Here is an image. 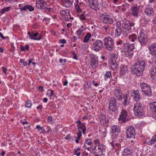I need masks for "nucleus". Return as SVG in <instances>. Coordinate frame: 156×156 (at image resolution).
Here are the masks:
<instances>
[{
  "label": "nucleus",
  "mask_w": 156,
  "mask_h": 156,
  "mask_svg": "<svg viewBox=\"0 0 156 156\" xmlns=\"http://www.w3.org/2000/svg\"><path fill=\"white\" fill-rule=\"evenodd\" d=\"M146 65L147 64L144 61H137L131 66L132 73L133 74H136L137 76H142Z\"/></svg>",
  "instance_id": "obj_1"
},
{
  "label": "nucleus",
  "mask_w": 156,
  "mask_h": 156,
  "mask_svg": "<svg viewBox=\"0 0 156 156\" xmlns=\"http://www.w3.org/2000/svg\"><path fill=\"white\" fill-rule=\"evenodd\" d=\"M144 105L142 103H136L133 107L134 114L137 116H141L144 115Z\"/></svg>",
  "instance_id": "obj_2"
},
{
  "label": "nucleus",
  "mask_w": 156,
  "mask_h": 156,
  "mask_svg": "<svg viewBox=\"0 0 156 156\" xmlns=\"http://www.w3.org/2000/svg\"><path fill=\"white\" fill-rule=\"evenodd\" d=\"M104 46L105 48L109 51L113 50L114 43L112 39L108 36L104 38L103 40Z\"/></svg>",
  "instance_id": "obj_3"
},
{
  "label": "nucleus",
  "mask_w": 156,
  "mask_h": 156,
  "mask_svg": "<svg viewBox=\"0 0 156 156\" xmlns=\"http://www.w3.org/2000/svg\"><path fill=\"white\" fill-rule=\"evenodd\" d=\"M122 26L123 27L122 34L124 36H127L131 31V27H130V22L128 20L124 21Z\"/></svg>",
  "instance_id": "obj_4"
},
{
  "label": "nucleus",
  "mask_w": 156,
  "mask_h": 156,
  "mask_svg": "<svg viewBox=\"0 0 156 156\" xmlns=\"http://www.w3.org/2000/svg\"><path fill=\"white\" fill-rule=\"evenodd\" d=\"M114 17H112L108 15L102 14L100 17V20L103 23L108 24H112L115 21Z\"/></svg>",
  "instance_id": "obj_5"
},
{
  "label": "nucleus",
  "mask_w": 156,
  "mask_h": 156,
  "mask_svg": "<svg viewBox=\"0 0 156 156\" xmlns=\"http://www.w3.org/2000/svg\"><path fill=\"white\" fill-rule=\"evenodd\" d=\"M140 87L143 92L147 96L150 97L152 91L150 86L147 84L142 83L140 84Z\"/></svg>",
  "instance_id": "obj_6"
},
{
  "label": "nucleus",
  "mask_w": 156,
  "mask_h": 156,
  "mask_svg": "<svg viewBox=\"0 0 156 156\" xmlns=\"http://www.w3.org/2000/svg\"><path fill=\"white\" fill-rule=\"evenodd\" d=\"M109 110L110 111L114 112L118 109L116 99L114 97L110 98L109 104Z\"/></svg>",
  "instance_id": "obj_7"
},
{
  "label": "nucleus",
  "mask_w": 156,
  "mask_h": 156,
  "mask_svg": "<svg viewBox=\"0 0 156 156\" xmlns=\"http://www.w3.org/2000/svg\"><path fill=\"white\" fill-rule=\"evenodd\" d=\"M138 41L142 46L145 45L148 42L147 36L144 33L141 32L138 37Z\"/></svg>",
  "instance_id": "obj_8"
},
{
  "label": "nucleus",
  "mask_w": 156,
  "mask_h": 156,
  "mask_svg": "<svg viewBox=\"0 0 156 156\" xmlns=\"http://www.w3.org/2000/svg\"><path fill=\"white\" fill-rule=\"evenodd\" d=\"M104 47L102 41L101 40H98L93 44L92 49L96 51H98Z\"/></svg>",
  "instance_id": "obj_9"
},
{
  "label": "nucleus",
  "mask_w": 156,
  "mask_h": 156,
  "mask_svg": "<svg viewBox=\"0 0 156 156\" xmlns=\"http://www.w3.org/2000/svg\"><path fill=\"white\" fill-rule=\"evenodd\" d=\"M87 4L93 10L96 11L99 9V2L97 0H88Z\"/></svg>",
  "instance_id": "obj_10"
},
{
  "label": "nucleus",
  "mask_w": 156,
  "mask_h": 156,
  "mask_svg": "<svg viewBox=\"0 0 156 156\" xmlns=\"http://www.w3.org/2000/svg\"><path fill=\"white\" fill-rule=\"evenodd\" d=\"M91 58L90 64L92 68H95L98 65V58L96 55H90Z\"/></svg>",
  "instance_id": "obj_11"
},
{
  "label": "nucleus",
  "mask_w": 156,
  "mask_h": 156,
  "mask_svg": "<svg viewBox=\"0 0 156 156\" xmlns=\"http://www.w3.org/2000/svg\"><path fill=\"white\" fill-rule=\"evenodd\" d=\"M135 129L133 127L130 126L126 129V137L127 138H133L135 139Z\"/></svg>",
  "instance_id": "obj_12"
},
{
  "label": "nucleus",
  "mask_w": 156,
  "mask_h": 156,
  "mask_svg": "<svg viewBox=\"0 0 156 156\" xmlns=\"http://www.w3.org/2000/svg\"><path fill=\"white\" fill-rule=\"evenodd\" d=\"M103 147L102 145L96 146L92 149V152L95 155H101L103 153Z\"/></svg>",
  "instance_id": "obj_13"
},
{
  "label": "nucleus",
  "mask_w": 156,
  "mask_h": 156,
  "mask_svg": "<svg viewBox=\"0 0 156 156\" xmlns=\"http://www.w3.org/2000/svg\"><path fill=\"white\" fill-rule=\"evenodd\" d=\"M150 54L152 56L156 58V42L153 43L148 47Z\"/></svg>",
  "instance_id": "obj_14"
},
{
  "label": "nucleus",
  "mask_w": 156,
  "mask_h": 156,
  "mask_svg": "<svg viewBox=\"0 0 156 156\" xmlns=\"http://www.w3.org/2000/svg\"><path fill=\"white\" fill-rule=\"evenodd\" d=\"M133 97V99L136 101H139L140 100V96L139 91L137 90H133L131 94Z\"/></svg>",
  "instance_id": "obj_15"
},
{
  "label": "nucleus",
  "mask_w": 156,
  "mask_h": 156,
  "mask_svg": "<svg viewBox=\"0 0 156 156\" xmlns=\"http://www.w3.org/2000/svg\"><path fill=\"white\" fill-rule=\"evenodd\" d=\"M139 10L140 7L138 6H132L131 7V13L132 15L136 17H138Z\"/></svg>",
  "instance_id": "obj_16"
},
{
  "label": "nucleus",
  "mask_w": 156,
  "mask_h": 156,
  "mask_svg": "<svg viewBox=\"0 0 156 156\" xmlns=\"http://www.w3.org/2000/svg\"><path fill=\"white\" fill-rule=\"evenodd\" d=\"M153 9L150 6L147 7L144 10V13L148 16L150 17L154 15Z\"/></svg>",
  "instance_id": "obj_17"
},
{
  "label": "nucleus",
  "mask_w": 156,
  "mask_h": 156,
  "mask_svg": "<svg viewBox=\"0 0 156 156\" xmlns=\"http://www.w3.org/2000/svg\"><path fill=\"white\" fill-rule=\"evenodd\" d=\"M127 115V112L125 110L122 109L121 110V114L119 115V120H122L123 122H125L126 121Z\"/></svg>",
  "instance_id": "obj_18"
},
{
  "label": "nucleus",
  "mask_w": 156,
  "mask_h": 156,
  "mask_svg": "<svg viewBox=\"0 0 156 156\" xmlns=\"http://www.w3.org/2000/svg\"><path fill=\"white\" fill-rule=\"evenodd\" d=\"M47 4L46 1L41 3H36V6L37 8L41 9H44L47 7Z\"/></svg>",
  "instance_id": "obj_19"
},
{
  "label": "nucleus",
  "mask_w": 156,
  "mask_h": 156,
  "mask_svg": "<svg viewBox=\"0 0 156 156\" xmlns=\"http://www.w3.org/2000/svg\"><path fill=\"white\" fill-rule=\"evenodd\" d=\"M111 133H115L117 134L120 131L119 126L116 125L113 126L111 128Z\"/></svg>",
  "instance_id": "obj_20"
},
{
  "label": "nucleus",
  "mask_w": 156,
  "mask_h": 156,
  "mask_svg": "<svg viewBox=\"0 0 156 156\" xmlns=\"http://www.w3.org/2000/svg\"><path fill=\"white\" fill-rule=\"evenodd\" d=\"M20 9L21 11H25L27 10L30 12H31L34 10V7L31 5H26L23 7H21Z\"/></svg>",
  "instance_id": "obj_21"
},
{
  "label": "nucleus",
  "mask_w": 156,
  "mask_h": 156,
  "mask_svg": "<svg viewBox=\"0 0 156 156\" xmlns=\"http://www.w3.org/2000/svg\"><path fill=\"white\" fill-rule=\"evenodd\" d=\"M150 108L154 115L156 116V101H154L150 103Z\"/></svg>",
  "instance_id": "obj_22"
},
{
  "label": "nucleus",
  "mask_w": 156,
  "mask_h": 156,
  "mask_svg": "<svg viewBox=\"0 0 156 156\" xmlns=\"http://www.w3.org/2000/svg\"><path fill=\"white\" fill-rule=\"evenodd\" d=\"M100 122L101 124L105 125L106 123V117L105 115L101 114L99 116Z\"/></svg>",
  "instance_id": "obj_23"
},
{
  "label": "nucleus",
  "mask_w": 156,
  "mask_h": 156,
  "mask_svg": "<svg viewBox=\"0 0 156 156\" xmlns=\"http://www.w3.org/2000/svg\"><path fill=\"white\" fill-rule=\"evenodd\" d=\"M133 51L125 50L124 52L123 55L126 57L131 58L132 57Z\"/></svg>",
  "instance_id": "obj_24"
},
{
  "label": "nucleus",
  "mask_w": 156,
  "mask_h": 156,
  "mask_svg": "<svg viewBox=\"0 0 156 156\" xmlns=\"http://www.w3.org/2000/svg\"><path fill=\"white\" fill-rule=\"evenodd\" d=\"M150 73L152 79L156 80V67L152 68L150 71Z\"/></svg>",
  "instance_id": "obj_25"
},
{
  "label": "nucleus",
  "mask_w": 156,
  "mask_h": 156,
  "mask_svg": "<svg viewBox=\"0 0 156 156\" xmlns=\"http://www.w3.org/2000/svg\"><path fill=\"white\" fill-rule=\"evenodd\" d=\"M120 69V74L121 75H123L126 73L127 68L126 66L123 64L121 66Z\"/></svg>",
  "instance_id": "obj_26"
},
{
  "label": "nucleus",
  "mask_w": 156,
  "mask_h": 156,
  "mask_svg": "<svg viewBox=\"0 0 156 156\" xmlns=\"http://www.w3.org/2000/svg\"><path fill=\"white\" fill-rule=\"evenodd\" d=\"M78 127V130H81L83 133L84 134H85L86 132V128L85 125L84 124L82 123L79 126H77Z\"/></svg>",
  "instance_id": "obj_27"
},
{
  "label": "nucleus",
  "mask_w": 156,
  "mask_h": 156,
  "mask_svg": "<svg viewBox=\"0 0 156 156\" xmlns=\"http://www.w3.org/2000/svg\"><path fill=\"white\" fill-rule=\"evenodd\" d=\"M84 144V146H87V145L90 146H93V143L91 140L88 138L85 139Z\"/></svg>",
  "instance_id": "obj_28"
},
{
  "label": "nucleus",
  "mask_w": 156,
  "mask_h": 156,
  "mask_svg": "<svg viewBox=\"0 0 156 156\" xmlns=\"http://www.w3.org/2000/svg\"><path fill=\"white\" fill-rule=\"evenodd\" d=\"M122 153L123 155H128L132 154V152L129 149L126 148L124 149Z\"/></svg>",
  "instance_id": "obj_29"
},
{
  "label": "nucleus",
  "mask_w": 156,
  "mask_h": 156,
  "mask_svg": "<svg viewBox=\"0 0 156 156\" xmlns=\"http://www.w3.org/2000/svg\"><path fill=\"white\" fill-rule=\"evenodd\" d=\"M127 47L126 50L129 51H133L134 48V45L133 44L126 43V44Z\"/></svg>",
  "instance_id": "obj_30"
},
{
  "label": "nucleus",
  "mask_w": 156,
  "mask_h": 156,
  "mask_svg": "<svg viewBox=\"0 0 156 156\" xmlns=\"http://www.w3.org/2000/svg\"><path fill=\"white\" fill-rule=\"evenodd\" d=\"M65 2L64 4V6L67 7L71 6L73 2V0H65Z\"/></svg>",
  "instance_id": "obj_31"
},
{
  "label": "nucleus",
  "mask_w": 156,
  "mask_h": 156,
  "mask_svg": "<svg viewBox=\"0 0 156 156\" xmlns=\"http://www.w3.org/2000/svg\"><path fill=\"white\" fill-rule=\"evenodd\" d=\"M137 35L135 34H132L129 37V39L130 41L134 42L137 39Z\"/></svg>",
  "instance_id": "obj_32"
},
{
  "label": "nucleus",
  "mask_w": 156,
  "mask_h": 156,
  "mask_svg": "<svg viewBox=\"0 0 156 156\" xmlns=\"http://www.w3.org/2000/svg\"><path fill=\"white\" fill-rule=\"evenodd\" d=\"M110 64L111 68L114 70L117 68V63L116 61H110Z\"/></svg>",
  "instance_id": "obj_33"
},
{
  "label": "nucleus",
  "mask_w": 156,
  "mask_h": 156,
  "mask_svg": "<svg viewBox=\"0 0 156 156\" xmlns=\"http://www.w3.org/2000/svg\"><path fill=\"white\" fill-rule=\"evenodd\" d=\"M156 141V135L153 136L149 141H148L147 144L148 145H151L154 144Z\"/></svg>",
  "instance_id": "obj_34"
},
{
  "label": "nucleus",
  "mask_w": 156,
  "mask_h": 156,
  "mask_svg": "<svg viewBox=\"0 0 156 156\" xmlns=\"http://www.w3.org/2000/svg\"><path fill=\"white\" fill-rule=\"evenodd\" d=\"M116 43L117 45L119 48H121V47L122 46H124V45H126V44L122 40H120L117 41Z\"/></svg>",
  "instance_id": "obj_35"
},
{
  "label": "nucleus",
  "mask_w": 156,
  "mask_h": 156,
  "mask_svg": "<svg viewBox=\"0 0 156 156\" xmlns=\"http://www.w3.org/2000/svg\"><path fill=\"white\" fill-rule=\"evenodd\" d=\"M123 94L121 92H118L117 93H116L115 94V95L117 98L119 100H122V98L123 97Z\"/></svg>",
  "instance_id": "obj_36"
},
{
  "label": "nucleus",
  "mask_w": 156,
  "mask_h": 156,
  "mask_svg": "<svg viewBox=\"0 0 156 156\" xmlns=\"http://www.w3.org/2000/svg\"><path fill=\"white\" fill-rule=\"evenodd\" d=\"M122 32V30L121 28L116 29L115 34L116 36H119L121 35Z\"/></svg>",
  "instance_id": "obj_37"
},
{
  "label": "nucleus",
  "mask_w": 156,
  "mask_h": 156,
  "mask_svg": "<svg viewBox=\"0 0 156 156\" xmlns=\"http://www.w3.org/2000/svg\"><path fill=\"white\" fill-rule=\"evenodd\" d=\"M118 56L117 54L113 53L110 56L111 60L110 61H116V60L118 58Z\"/></svg>",
  "instance_id": "obj_38"
},
{
  "label": "nucleus",
  "mask_w": 156,
  "mask_h": 156,
  "mask_svg": "<svg viewBox=\"0 0 156 156\" xmlns=\"http://www.w3.org/2000/svg\"><path fill=\"white\" fill-rule=\"evenodd\" d=\"M91 36L90 34L87 33L84 37V39L83 41L84 43H87L88 42V40Z\"/></svg>",
  "instance_id": "obj_39"
},
{
  "label": "nucleus",
  "mask_w": 156,
  "mask_h": 156,
  "mask_svg": "<svg viewBox=\"0 0 156 156\" xmlns=\"http://www.w3.org/2000/svg\"><path fill=\"white\" fill-rule=\"evenodd\" d=\"M112 74L110 71H108L105 75L104 77L105 79L106 80L107 78H109L111 76Z\"/></svg>",
  "instance_id": "obj_40"
},
{
  "label": "nucleus",
  "mask_w": 156,
  "mask_h": 156,
  "mask_svg": "<svg viewBox=\"0 0 156 156\" xmlns=\"http://www.w3.org/2000/svg\"><path fill=\"white\" fill-rule=\"evenodd\" d=\"M128 97V96L127 94H125L123 95V98L124 99V100L123 101V105H126L127 103Z\"/></svg>",
  "instance_id": "obj_41"
},
{
  "label": "nucleus",
  "mask_w": 156,
  "mask_h": 156,
  "mask_svg": "<svg viewBox=\"0 0 156 156\" xmlns=\"http://www.w3.org/2000/svg\"><path fill=\"white\" fill-rule=\"evenodd\" d=\"M60 13L62 15L64 16L65 15H67V13H68L69 15L70 16V15L69 14V11L68 9H66L65 10H62L61 11Z\"/></svg>",
  "instance_id": "obj_42"
},
{
  "label": "nucleus",
  "mask_w": 156,
  "mask_h": 156,
  "mask_svg": "<svg viewBox=\"0 0 156 156\" xmlns=\"http://www.w3.org/2000/svg\"><path fill=\"white\" fill-rule=\"evenodd\" d=\"M10 8L11 7L9 6L4 8L1 9V13L2 14H4L5 12L9 11Z\"/></svg>",
  "instance_id": "obj_43"
},
{
  "label": "nucleus",
  "mask_w": 156,
  "mask_h": 156,
  "mask_svg": "<svg viewBox=\"0 0 156 156\" xmlns=\"http://www.w3.org/2000/svg\"><path fill=\"white\" fill-rule=\"evenodd\" d=\"M83 30L81 29L80 28L77 31H76V33L77 35L78 36H81L83 34Z\"/></svg>",
  "instance_id": "obj_44"
},
{
  "label": "nucleus",
  "mask_w": 156,
  "mask_h": 156,
  "mask_svg": "<svg viewBox=\"0 0 156 156\" xmlns=\"http://www.w3.org/2000/svg\"><path fill=\"white\" fill-rule=\"evenodd\" d=\"M32 104L31 102L30 101H28L26 102L25 104V106L27 108H31L32 106Z\"/></svg>",
  "instance_id": "obj_45"
},
{
  "label": "nucleus",
  "mask_w": 156,
  "mask_h": 156,
  "mask_svg": "<svg viewBox=\"0 0 156 156\" xmlns=\"http://www.w3.org/2000/svg\"><path fill=\"white\" fill-rule=\"evenodd\" d=\"M27 34L30 36V38L31 39H33V40H39V39L41 38H38V39H37V38H35L34 37H32V35L31 34V33H30V32H28L27 33Z\"/></svg>",
  "instance_id": "obj_46"
},
{
  "label": "nucleus",
  "mask_w": 156,
  "mask_h": 156,
  "mask_svg": "<svg viewBox=\"0 0 156 156\" xmlns=\"http://www.w3.org/2000/svg\"><path fill=\"white\" fill-rule=\"evenodd\" d=\"M75 7L78 12H81V10L79 7V5H75Z\"/></svg>",
  "instance_id": "obj_47"
},
{
  "label": "nucleus",
  "mask_w": 156,
  "mask_h": 156,
  "mask_svg": "<svg viewBox=\"0 0 156 156\" xmlns=\"http://www.w3.org/2000/svg\"><path fill=\"white\" fill-rule=\"evenodd\" d=\"M121 92V91L120 87H116L115 90V94Z\"/></svg>",
  "instance_id": "obj_48"
},
{
  "label": "nucleus",
  "mask_w": 156,
  "mask_h": 156,
  "mask_svg": "<svg viewBox=\"0 0 156 156\" xmlns=\"http://www.w3.org/2000/svg\"><path fill=\"white\" fill-rule=\"evenodd\" d=\"M108 25H105L104 26H103L102 27V28L103 30H105V32H107L108 30Z\"/></svg>",
  "instance_id": "obj_49"
},
{
  "label": "nucleus",
  "mask_w": 156,
  "mask_h": 156,
  "mask_svg": "<svg viewBox=\"0 0 156 156\" xmlns=\"http://www.w3.org/2000/svg\"><path fill=\"white\" fill-rule=\"evenodd\" d=\"M116 29H119L121 28V23L119 22H117L116 23Z\"/></svg>",
  "instance_id": "obj_50"
},
{
  "label": "nucleus",
  "mask_w": 156,
  "mask_h": 156,
  "mask_svg": "<svg viewBox=\"0 0 156 156\" xmlns=\"http://www.w3.org/2000/svg\"><path fill=\"white\" fill-rule=\"evenodd\" d=\"M77 135L78 139H80L82 136V131L81 130H78Z\"/></svg>",
  "instance_id": "obj_51"
},
{
  "label": "nucleus",
  "mask_w": 156,
  "mask_h": 156,
  "mask_svg": "<svg viewBox=\"0 0 156 156\" xmlns=\"http://www.w3.org/2000/svg\"><path fill=\"white\" fill-rule=\"evenodd\" d=\"M79 18L80 19L82 20H85V16H84V13H83L80 15Z\"/></svg>",
  "instance_id": "obj_52"
},
{
  "label": "nucleus",
  "mask_w": 156,
  "mask_h": 156,
  "mask_svg": "<svg viewBox=\"0 0 156 156\" xmlns=\"http://www.w3.org/2000/svg\"><path fill=\"white\" fill-rule=\"evenodd\" d=\"M100 140L99 139H96L94 141V143L95 145H98L100 144Z\"/></svg>",
  "instance_id": "obj_53"
},
{
  "label": "nucleus",
  "mask_w": 156,
  "mask_h": 156,
  "mask_svg": "<svg viewBox=\"0 0 156 156\" xmlns=\"http://www.w3.org/2000/svg\"><path fill=\"white\" fill-rule=\"evenodd\" d=\"M71 53L74 56L73 58L74 59L77 60V54H76L74 51L71 52Z\"/></svg>",
  "instance_id": "obj_54"
},
{
  "label": "nucleus",
  "mask_w": 156,
  "mask_h": 156,
  "mask_svg": "<svg viewBox=\"0 0 156 156\" xmlns=\"http://www.w3.org/2000/svg\"><path fill=\"white\" fill-rule=\"evenodd\" d=\"M36 128L38 131H40V130H43L44 129V128L43 127H41L39 125H37L36 126Z\"/></svg>",
  "instance_id": "obj_55"
},
{
  "label": "nucleus",
  "mask_w": 156,
  "mask_h": 156,
  "mask_svg": "<svg viewBox=\"0 0 156 156\" xmlns=\"http://www.w3.org/2000/svg\"><path fill=\"white\" fill-rule=\"evenodd\" d=\"M59 42L61 44H65L66 43V41L65 39L59 40Z\"/></svg>",
  "instance_id": "obj_56"
},
{
  "label": "nucleus",
  "mask_w": 156,
  "mask_h": 156,
  "mask_svg": "<svg viewBox=\"0 0 156 156\" xmlns=\"http://www.w3.org/2000/svg\"><path fill=\"white\" fill-rule=\"evenodd\" d=\"M78 151L75 150L74 154L76 155L77 156H80V152H78Z\"/></svg>",
  "instance_id": "obj_57"
},
{
  "label": "nucleus",
  "mask_w": 156,
  "mask_h": 156,
  "mask_svg": "<svg viewBox=\"0 0 156 156\" xmlns=\"http://www.w3.org/2000/svg\"><path fill=\"white\" fill-rule=\"evenodd\" d=\"M2 71L4 73H6V71L7 70V69H6V68L5 67H2Z\"/></svg>",
  "instance_id": "obj_58"
},
{
  "label": "nucleus",
  "mask_w": 156,
  "mask_h": 156,
  "mask_svg": "<svg viewBox=\"0 0 156 156\" xmlns=\"http://www.w3.org/2000/svg\"><path fill=\"white\" fill-rule=\"evenodd\" d=\"M48 91H50L51 92L50 94L49 95V97H51V96H52L54 94V91L53 90H48Z\"/></svg>",
  "instance_id": "obj_59"
},
{
  "label": "nucleus",
  "mask_w": 156,
  "mask_h": 156,
  "mask_svg": "<svg viewBox=\"0 0 156 156\" xmlns=\"http://www.w3.org/2000/svg\"><path fill=\"white\" fill-rule=\"evenodd\" d=\"M92 147V146H90V147H87V146H84V148H85V149H87V150L88 151H90V148Z\"/></svg>",
  "instance_id": "obj_60"
},
{
  "label": "nucleus",
  "mask_w": 156,
  "mask_h": 156,
  "mask_svg": "<svg viewBox=\"0 0 156 156\" xmlns=\"http://www.w3.org/2000/svg\"><path fill=\"white\" fill-rule=\"evenodd\" d=\"M38 34H39L38 32H37L34 34H33L32 35V37H36L38 35Z\"/></svg>",
  "instance_id": "obj_61"
},
{
  "label": "nucleus",
  "mask_w": 156,
  "mask_h": 156,
  "mask_svg": "<svg viewBox=\"0 0 156 156\" xmlns=\"http://www.w3.org/2000/svg\"><path fill=\"white\" fill-rule=\"evenodd\" d=\"M44 10H45V12H50L51 11V8H47L46 7V8H45V9Z\"/></svg>",
  "instance_id": "obj_62"
},
{
  "label": "nucleus",
  "mask_w": 156,
  "mask_h": 156,
  "mask_svg": "<svg viewBox=\"0 0 156 156\" xmlns=\"http://www.w3.org/2000/svg\"><path fill=\"white\" fill-rule=\"evenodd\" d=\"M50 20V18L48 17H45L43 19V21H44V20L45 21H49Z\"/></svg>",
  "instance_id": "obj_63"
},
{
  "label": "nucleus",
  "mask_w": 156,
  "mask_h": 156,
  "mask_svg": "<svg viewBox=\"0 0 156 156\" xmlns=\"http://www.w3.org/2000/svg\"><path fill=\"white\" fill-rule=\"evenodd\" d=\"M70 137V134H68L65 138V139L66 140H68L69 139Z\"/></svg>",
  "instance_id": "obj_64"
}]
</instances>
